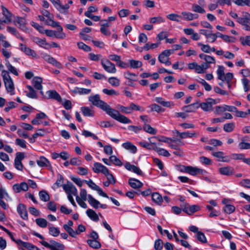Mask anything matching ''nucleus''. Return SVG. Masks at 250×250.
<instances>
[{
  "label": "nucleus",
  "instance_id": "nucleus-1",
  "mask_svg": "<svg viewBox=\"0 0 250 250\" xmlns=\"http://www.w3.org/2000/svg\"><path fill=\"white\" fill-rule=\"evenodd\" d=\"M88 101L92 104L102 109L112 118L123 124L131 123V121L124 115L120 113L118 110L110 107L106 103L101 100L99 94L91 95L88 97Z\"/></svg>",
  "mask_w": 250,
  "mask_h": 250
},
{
  "label": "nucleus",
  "instance_id": "nucleus-2",
  "mask_svg": "<svg viewBox=\"0 0 250 250\" xmlns=\"http://www.w3.org/2000/svg\"><path fill=\"white\" fill-rule=\"evenodd\" d=\"M1 75L6 91L11 95H14L15 93V85L9 72L6 70H2Z\"/></svg>",
  "mask_w": 250,
  "mask_h": 250
},
{
  "label": "nucleus",
  "instance_id": "nucleus-3",
  "mask_svg": "<svg viewBox=\"0 0 250 250\" xmlns=\"http://www.w3.org/2000/svg\"><path fill=\"white\" fill-rule=\"evenodd\" d=\"M13 14L6 7L1 6V23H11L13 21Z\"/></svg>",
  "mask_w": 250,
  "mask_h": 250
},
{
  "label": "nucleus",
  "instance_id": "nucleus-4",
  "mask_svg": "<svg viewBox=\"0 0 250 250\" xmlns=\"http://www.w3.org/2000/svg\"><path fill=\"white\" fill-rule=\"evenodd\" d=\"M182 171L192 176H196L198 174L203 175L207 173V171L204 169L191 166H184L183 169Z\"/></svg>",
  "mask_w": 250,
  "mask_h": 250
},
{
  "label": "nucleus",
  "instance_id": "nucleus-5",
  "mask_svg": "<svg viewBox=\"0 0 250 250\" xmlns=\"http://www.w3.org/2000/svg\"><path fill=\"white\" fill-rule=\"evenodd\" d=\"M237 21L243 26L244 29L250 31V14L246 13L242 17L238 18Z\"/></svg>",
  "mask_w": 250,
  "mask_h": 250
},
{
  "label": "nucleus",
  "instance_id": "nucleus-6",
  "mask_svg": "<svg viewBox=\"0 0 250 250\" xmlns=\"http://www.w3.org/2000/svg\"><path fill=\"white\" fill-rule=\"evenodd\" d=\"M216 104L215 100L211 98H208L205 102L198 103L197 107H201L204 111H209L212 109V105Z\"/></svg>",
  "mask_w": 250,
  "mask_h": 250
},
{
  "label": "nucleus",
  "instance_id": "nucleus-7",
  "mask_svg": "<svg viewBox=\"0 0 250 250\" xmlns=\"http://www.w3.org/2000/svg\"><path fill=\"white\" fill-rule=\"evenodd\" d=\"M101 64L107 72L110 73H115L116 72L115 65L109 60H101Z\"/></svg>",
  "mask_w": 250,
  "mask_h": 250
},
{
  "label": "nucleus",
  "instance_id": "nucleus-8",
  "mask_svg": "<svg viewBox=\"0 0 250 250\" xmlns=\"http://www.w3.org/2000/svg\"><path fill=\"white\" fill-rule=\"evenodd\" d=\"M50 244H49L46 241H41L40 243L43 246L45 247L46 248H49V249H57L58 250H64V246L58 242H57L54 240H51L50 241Z\"/></svg>",
  "mask_w": 250,
  "mask_h": 250
},
{
  "label": "nucleus",
  "instance_id": "nucleus-9",
  "mask_svg": "<svg viewBox=\"0 0 250 250\" xmlns=\"http://www.w3.org/2000/svg\"><path fill=\"white\" fill-rule=\"evenodd\" d=\"M20 50L23 52L26 55L31 57L33 58H38L39 56L37 55L36 51L33 49H31L26 45L20 43Z\"/></svg>",
  "mask_w": 250,
  "mask_h": 250
},
{
  "label": "nucleus",
  "instance_id": "nucleus-10",
  "mask_svg": "<svg viewBox=\"0 0 250 250\" xmlns=\"http://www.w3.org/2000/svg\"><path fill=\"white\" fill-rule=\"evenodd\" d=\"M181 20L190 21L197 19L199 16L197 13H193L190 12L182 11L181 12Z\"/></svg>",
  "mask_w": 250,
  "mask_h": 250
},
{
  "label": "nucleus",
  "instance_id": "nucleus-11",
  "mask_svg": "<svg viewBox=\"0 0 250 250\" xmlns=\"http://www.w3.org/2000/svg\"><path fill=\"white\" fill-rule=\"evenodd\" d=\"M63 189L68 195H73L76 197L78 196L77 189L72 183L63 185Z\"/></svg>",
  "mask_w": 250,
  "mask_h": 250
},
{
  "label": "nucleus",
  "instance_id": "nucleus-12",
  "mask_svg": "<svg viewBox=\"0 0 250 250\" xmlns=\"http://www.w3.org/2000/svg\"><path fill=\"white\" fill-rule=\"evenodd\" d=\"M93 165L92 170L96 173H102L104 175L109 170L106 167L100 163L95 162Z\"/></svg>",
  "mask_w": 250,
  "mask_h": 250
},
{
  "label": "nucleus",
  "instance_id": "nucleus-13",
  "mask_svg": "<svg viewBox=\"0 0 250 250\" xmlns=\"http://www.w3.org/2000/svg\"><path fill=\"white\" fill-rule=\"evenodd\" d=\"M32 41L38 45L45 49H49L50 48V44L46 42L45 38L40 39L37 37H33L32 38Z\"/></svg>",
  "mask_w": 250,
  "mask_h": 250
},
{
  "label": "nucleus",
  "instance_id": "nucleus-14",
  "mask_svg": "<svg viewBox=\"0 0 250 250\" xmlns=\"http://www.w3.org/2000/svg\"><path fill=\"white\" fill-rule=\"evenodd\" d=\"M200 209V208L198 205H192L190 206L188 204H185L183 210L188 215H191L193 213L198 211Z\"/></svg>",
  "mask_w": 250,
  "mask_h": 250
},
{
  "label": "nucleus",
  "instance_id": "nucleus-15",
  "mask_svg": "<svg viewBox=\"0 0 250 250\" xmlns=\"http://www.w3.org/2000/svg\"><path fill=\"white\" fill-rule=\"evenodd\" d=\"M212 155L218 158V160L223 162H229L230 161V157L229 156H225L222 151H218L212 153Z\"/></svg>",
  "mask_w": 250,
  "mask_h": 250
},
{
  "label": "nucleus",
  "instance_id": "nucleus-16",
  "mask_svg": "<svg viewBox=\"0 0 250 250\" xmlns=\"http://www.w3.org/2000/svg\"><path fill=\"white\" fill-rule=\"evenodd\" d=\"M26 23V20L25 18L20 17H16L15 24L22 30L25 31L27 30V27L25 26Z\"/></svg>",
  "mask_w": 250,
  "mask_h": 250
},
{
  "label": "nucleus",
  "instance_id": "nucleus-17",
  "mask_svg": "<svg viewBox=\"0 0 250 250\" xmlns=\"http://www.w3.org/2000/svg\"><path fill=\"white\" fill-rule=\"evenodd\" d=\"M42 78L39 77H34L32 80V83L34 87L37 90H41L40 93L42 94L43 92L42 91Z\"/></svg>",
  "mask_w": 250,
  "mask_h": 250
},
{
  "label": "nucleus",
  "instance_id": "nucleus-18",
  "mask_svg": "<svg viewBox=\"0 0 250 250\" xmlns=\"http://www.w3.org/2000/svg\"><path fill=\"white\" fill-rule=\"evenodd\" d=\"M17 211L20 216L24 220H27L28 214L25 206L22 204H20L17 207Z\"/></svg>",
  "mask_w": 250,
  "mask_h": 250
},
{
  "label": "nucleus",
  "instance_id": "nucleus-19",
  "mask_svg": "<svg viewBox=\"0 0 250 250\" xmlns=\"http://www.w3.org/2000/svg\"><path fill=\"white\" fill-rule=\"evenodd\" d=\"M125 168L127 169L128 170L132 171L135 173H136L138 175H143V172L142 170L139 168V167L130 164L129 163L127 162L125 165Z\"/></svg>",
  "mask_w": 250,
  "mask_h": 250
},
{
  "label": "nucleus",
  "instance_id": "nucleus-20",
  "mask_svg": "<svg viewBox=\"0 0 250 250\" xmlns=\"http://www.w3.org/2000/svg\"><path fill=\"white\" fill-rule=\"evenodd\" d=\"M219 172L222 175L230 176L233 174L234 169L230 167H222L219 169Z\"/></svg>",
  "mask_w": 250,
  "mask_h": 250
},
{
  "label": "nucleus",
  "instance_id": "nucleus-21",
  "mask_svg": "<svg viewBox=\"0 0 250 250\" xmlns=\"http://www.w3.org/2000/svg\"><path fill=\"white\" fill-rule=\"evenodd\" d=\"M158 60L160 62L167 65H170L171 64V62L169 61V56L164 51L159 55Z\"/></svg>",
  "mask_w": 250,
  "mask_h": 250
},
{
  "label": "nucleus",
  "instance_id": "nucleus-22",
  "mask_svg": "<svg viewBox=\"0 0 250 250\" xmlns=\"http://www.w3.org/2000/svg\"><path fill=\"white\" fill-rule=\"evenodd\" d=\"M91 91L90 89H87L84 88H81L78 87H75L72 90V92L76 94L79 95H88Z\"/></svg>",
  "mask_w": 250,
  "mask_h": 250
},
{
  "label": "nucleus",
  "instance_id": "nucleus-23",
  "mask_svg": "<svg viewBox=\"0 0 250 250\" xmlns=\"http://www.w3.org/2000/svg\"><path fill=\"white\" fill-rule=\"evenodd\" d=\"M122 146L125 149L129 151L132 153H135L137 152V148L130 142H126L122 144Z\"/></svg>",
  "mask_w": 250,
  "mask_h": 250
},
{
  "label": "nucleus",
  "instance_id": "nucleus-24",
  "mask_svg": "<svg viewBox=\"0 0 250 250\" xmlns=\"http://www.w3.org/2000/svg\"><path fill=\"white\" fill-rule=\"evenodd\" d=\"M49 98L53 99L60 102L62 101V98L60 94L55 90H49L46 92Z\"/></svg>",
  "mask_w": 250,
  "mask_h": 250
},
{
  "label": "nucleus",
  "instance_id": "nucleus-25",
  "mask_svg": "<svg viewBox=\"0 0 250 250\" xmlns=\"http://www.w3.org/2000/svg\"><path fill=\"white\" fill-rule=\"evenodd\" d=\"M128 183L130 187L133 188H139L143 185L141 181L135 178H130L128 180Z\"/></svg>",
  "mask_w": 250,
  "mask_h": 250
},
{
  "label": "nucleus",
  "instance_id": "nucleus-26",
  "mask_svg": "<svg viewBox=\"0 0 250 250\" xmlns=\"http://www.w3.org/2000/svg\"><path fill=\"white\" fill-rule=\"evenodd\" d=\"M38 165L40 167H50L51 164L49 161L44 157L42 156L37 160Z\"/></svg>",
  "mask_w": 250,
  "mask_h": 250
},
{
  "label": "nucleus",
  "instance_id": "nucleus-27",
  "mask_svg": "<svg viewBox=\"0 0 250 250\" xmlns=\"http://www.w3.org/2000/svg\"><path fill=\"white\" fill-rule=\"evenodd\" d=\"M199 57L201 59L204 60L205 61V62L207 63L209 65L210 64L215 63V60L214 58L212 56L202 53L199 55Z\"/></svg>",
  "mask_w": 250,
  "mask_h": 250
},
{
  "label": "nucleus",
  "instance_id": "nucleus-28",
  "mask_svg": "<svg viewBox=\"0 0 250 250\" xmlns=\"http://www.w3.org/2000/svg\"><path fill=\"white\" fill-rule=\"evenodd\" d=\"M81 111L83 116L86 117H93L94 115V111L88 106L81 107Z\"/></svg>",
  "mask_w": 250,
  "mask_h": 250
},
{
  "label": "nucleus",
  "instance_id": "nucleus-29",
  "mask_svg": "<svg viewBox=\"0 0 250 250\" xmlns=\"http://www.w3.org/2000/svg\"><path fill=\"white\" fill-rule=\"evenodd\" d=\"M86 213L88 217L93 221L97 222L99 219L98 214L92 209H88L86 211Z\"/></svg>",
  "mask_w": 250,
  "mask_h": 250
},
{
  "label": "nucleus",
  "instance_id": "nucleus-30",
  "mask_svg": "<svg viewBox=\"0 0 250 250\" xmlns=\"http://www.w3.org/2000/svg\"><path fill=\"white\" fill-rule=\"evenodd\" d=\"M191 10L197 14H205L206 13V10L203 7L195 3L192 4Z\"/></svg>",
  "mask_w": 250,
  "mask_h": 250
},
{
  "label": "nucleus",
  "instance_id": "nucleus-31",
  "mask_svg": "<svg viewBox=\"0 0 250 250\" xmlns=\"http://www.w3.org/2000/svg\"><path fill=\"white\" fill-rule=\"evenodd\" d=\"M155 101L165 107H171L173 105V104L171 102L165 101L164 99L161 97H156Z\"/></svg>",
  "mask_w": 250,
  "mask_h": 250
},
{
  "label": "nucleus",
  "instance_id": "nucleus-32",
  "mask_svg": "<svg viewBox=\"0 0 250 250\" xmlns=\"http://www.w3.org/2000/svg\"><path fill=\"white\" fill-rule=\"evenodd\" d=\"M88 202L92 207L96 209L98 208L100 205V202L93 198L90 194L88 195Z\"/></svg>",
  "mask_w": 250,
  "mask_h": 250
},
{
  "label": "nucleus",
  "instance_id": "nucleus-33",
  "mask_svg": "<svg viewBox=\"0 0 250 250\" xmlns=\"http://www.w3.org/2000/svg\"><path fill=\"white\" fill-rule=\"evenodd\" d=\"M6 29L7 31L9 33L16 36L17 38L20 39L21 40L23 41L24 38L20 36V34L18 32L17 29L15 27L8 26Z\"/></svg>",
  "mask_w": 250,
  "mask_h": 250
},
{
  "label": "nucleus",
  "instance_id": "nucleus-34",
  "mask_svg": "<svg viewBox=\"0 0 250 250\" xmlns=\"http://www.w3.org/2000/svg\"><path fill=\"white\" fill-rule=\"evenodd\" d=\"M149 21L151 24H160L165 21V19L159 16L151 18Z\"/></svg>",
  "mask_w": 250,
  "mask_h": 250
},
{
  "label": "nucleus",
  "instance_id": "nucleus-35",
  "mask_svg": "<svg viewBox=\"0 0 250 250\" xmlns=\"http://www.w3.org/2000/svg\"><path fill=\"white\" fill-rule=\"evenodd\" d=\"M198 103H193L184 107V110L187 112H194L198 108L197 107Z\"/></svg>",
  "mask_w": 250,
  "mask_h": 250
},
{
  "label": "nucleus",
  "instance_id": "nucleus-36",
  "mask_svg": "<svg viewBox=\"0 0 250 250\" xmlns=\"http://www.w3.org/2000/svg\"><path fill=\"white\" fill-rule=\"evenodd\" d=\"M1 53L4 58L5 62L6 61H8V59L12 56L11 49L2 48Z\"/></svg>",
  "mask_w": 250,
  "mask_h": 250
},
{
  "label": "nucleus",
  "instance_id": "nucleus-37",
  "mask_svg": "<svg viewBox=\"0 0 250 250\" xmlns=\"http://www.w3.org/2000/svg\"><path fill=\"white\" fill-rule=\"evenodd\" d=\"M87 243L88 245L94 249H99L101 247L100 243L97 240H87Z\"/></svg>",
  "mask_w": 250,
  "mask_h": 250
},
{
  "label": "nucleus",
  "instance_id": "nucleus-38",
  "mask_svg": "<svg viewBox=\"0 0 250 250\" xmlns=\"http://www.w3.org/2000/svg\"><path fill=\"white\" fill-rule=\"evenodd\" d=\"M45 131L44 129H40L37 130V131L33 134L32 138H30V142L34 143L35 142V139L37 138L38 136H43L45 134Z\"/></svg>",
  "mask_w": 250,
  "mask_h": 250
},
{
  "label": "nucleus",
  "instance_id": "nucleus-39",
  "mask_svg": "<svg viewBox=\"0 0 250 250\" xmlns=\"http://www.w3.org/2000/svg\"><path fill=\"white\" fill-rule=\"evenodd\" d=\"M143 129L146 132L152 135H155L157 133V130L148 124H145L143 126Z\"/></svg>",
  "mask_w": 250,
  "mask_h": 250
},
{
  "label": "nucleus",
  "instance_id": "nucleus-40",
  "mask_svg": "<svg viewBox=\"0 0 250 250\" xmlns=\"http://www.w3.org/2000/svg\"><path fill=\"white\" fill-rule=\"evenodd\" d=\"M218 79L221 80L225 76V67L222 65H219L216 71Z\"/></svg>",
  "mask_w": 250,
  "mask_h": 250
},
{
  "label": "nucleus",
  "instance_id": "nucleus-41",
  "mask_svg": "<svg viewBox=\"0 0 250 250\" xmlns=\"http://www.w3.org/2000/svg\"><path fill=\"white\" fill-rule=\"evenodd\" d=\"M167 18L171 21L180 22V19L181 20L182 17L181 15H179L174 13H172L167 15Z\"/></svg>",
  "mask_w": 250,
  "mask_h": 250
},
{
  "label": "nucleus",
  "instance_id": "nucleus-42",
  "mask_svg": "<svg viewBox=\"0 0 250 250\" xmlns=\"http://www.w3.org/2000/svg\"><path fill=\"white\" fill-rule=\"evenodd\" d=\"M108 82L112 86L118 87L120 84V81L115 77H110L108 79Z\"/></svg>",
  "mask_w": 250,
  "mask_h": 250
},
{
  "label": "nucleus",
  "instance_id": "nucleus-43",
  "mask_svg": "<svg viewBox=\"0 0 250 250\" xmlns=\"http://www.w3.org/2000/svg\"><path fill=\"white\" fill-rule=\"evenodd\" d=\"M63 228L72 237L76 238L77 237L76 230H74L71 227H68L65 224H64Z\"/></svg>",
  "mask_w": 250,
  "mask_h": 250
},
{
  "label": "nucleus",
  "instance_id": "nucleus-44",
  "mask_svg": "<svg viewBox=\"0 0 250 250\" xmlns=\"http://www.w3.org/2000/svg\"><path fill=\"white\" fill-rule=\"evenodd\" d=\"M235 127V124L233 122L225 124L223 126V129L227 132H232Z\"/></svg>",
  "mask_w": 250,
  "mask_h": 250
},
{
  "label": "nucleus",
  "instance_id": "nucleus-45",
  "mask_svg": "<svg viewBox=\"0 0 250 250\" xmlns=\"http://www.w3.org/2000/svg\"><path fill=\"white\" fill-rule=\"evenodd\" d=\"M151 198L153 201L155 202L158 204H160L162 202V196L157 192H154L152 194Z\"/></svg>",
  "mask_w": 250,
  "mask_h": 250
},
{
  "label": "nucleus",
  "instance_id": "nucleus-46",
  "mask_svg": "<svg viewBox=\"0 0 250 250\" xmlns=\"http://www.w3.org/2000/svg\"><path fill=\"white\" fill-rule=\"evenodd\" d=\"M39 196L40 199L43 202L48 201L50 199L49 194L44 190L40 191Z\"/></svg>",
  "mask_w": 250,
  "mask_h": 250
},
{
  "label": "nucleus",
  "instance_id": "nucleus-47",
  "mask_svg": "<svg viewBox=\"0 0 250 250\" xmlns=\"http://www.w3.org/2000/svg\"><path fill=\"white\" fill-rule=\"evenodd\" d=\"M219 0H211V2L208 6V10L212 11L216 9L219 5Z\"/></svg>",
  "mask_w": 250,
  "mask_h": 250
},
{
  "label": "nucleus",
  "instance_id": "nucleus-48",
  "mask_svg": "<svg viewBox=\"0 0 250 250\" xmlns=\"http://www.w3.org/2000/svg\"><path fill=\"white\" fill-rule=\"evenodd\" d=\"M1 200H5L6 202L11 201V198L9 196L6 190L1 188Z\"/></svg>",
  "mask_w": 250,
  "mask_h": 250
},
{
  "label": "nucleus",
  "instance_id": "nucleus-49",
  "mask_svg": "<svg viewBox=\"0 0 250 250\" xmlns=\"http://www.w3.org/2000/svg\"><path fill=\"white\" fill-rule=\"evenodd\" d=\"M181 139H185L187 138H192L193 137H197L198 133L195 132H190L189 131H185L182 132Z\"/></svg>",
  "mask_w": 250,
  "mask_h": 250
},
{
  "label": "nucleus",
  "instance_id": "nucleus-50",
  "mask_svg": "<svg viewBox=\"0 0 250 250\" xmlns=\"http://www.w3.org/2000/svg\"><path fill=\"white\" fill-rule=\"evenodd\" d=\"M109 160L116 166L120 167L123 165L122 161L115 155H111L109 157Z\"/></svg>",
  "mask_w": 250,
  "mask_h": 250
},
{
  "label": "nucleus",
  "instance_id": "nucleus-51",
  "mask_svg": "<svg viewBox=\"0 0 250 250\" xmlns=\"http://www.w3.org/2000/svg\"><path fill=\"white\" fill-rule=\"evenodd\" d=\"M58 31L55 32V37L59 39H64L66 38V35L65 33L63 32V28L62 27H60L58 29Z\"/></svg>",
  "mask_w": 250,
  "mask_h": 250
},
{
  "label": "nucleus",
  "instance_id": "nucleus-52",
  "mask_svg": "<svg viewBox=\"0 0 250 250\" xmlns=\"http://www.w3.org/2000/svg\"><path fill=\"white\" fill-rule=\"evenodd\" d=\"M26 87L29 90V92L26 94V96L30 98H36L37 95L34 88L31 85H27Z\"/></svg>",
  "mask_w": 250,
  "mask_h": 250
},
{
  "label": "nucleus",
  "instance_id": "nucleus-53",
  "mask_svg": "<svg viewBox=\"0 0 250 250\" xmlns=\"http://www.w3.org/2000/svg\"><path fill=\"white\" fill-rule=\"evenodd\" d=\"M5 65L8 69V70L11 73L14 74L16 76H18L19 73L17 72L15 67L13 66L9 61H6L5 62Z\"/></svg>",
  "mask_w": 250,
  "mask_h": 250
},
{
  "label": "nucleus",
  "instance_id": "nucleus-54",
  "mask_svg": "<svg viewBox=\"0 0 250 250\" xmlns=\"http://www.w3.org/2000/svg\"><path fill=\"white\" fill-rule=\"evenodd\" d=\"M155 150L157 152V153L160 155L164 156L165 157H169L170 155L168 151L164 148L160 147H156L155 149Z\"/></svg>",
  "mask_w": 250,
  "mask_h": 250
},
{
  "label": "nucleus",
  "instance_id": "nucleus-55",
  "mask_svg": "<svg viewBox=\"0 0 250 250\" xmlns=\"http://www.w3.org/2000/svg\"><path fill=\"white\" fill-rule=\"evenodd\" d=\"M130 108L131 113L133 111H139L141 112H144L145 111V108L142 106H140L138 105H137L133 103L130 104Z\"/></svg>",
  "mask_w": 250,
  "mask_h": 250
},
{
  "label": "nucleus",
  "instance_id": "nucleus-56",
  "mask_svg": "<svg viewBox=\"0 0 250 250\" xmlns=\"http://www.w3.org/2000/svg\"><path fill=\"white\" fill-rule=\"evenodd\" d=\"M129 64L130 67L134 69L140 67L142 65V62L141 61L134 60H129Z\"/></svg>",
  "mask_w": 250,
  "mask_h": 250
},
{
  "label": "nucleus",
  "instance_id": "nucleus-57",
  "mask_svg": "<svg viewBox=\"0 0 250 250\" xmlns=\"http://www.w3.org/2000/svg\"><path fill=\"white\" fill-rule=\"evenodd\" d=\"M35 222L41 228H45L47 226V221L44 218H37L36 219Z\"/></svg>",
  "mask_w": 250,
  "mask_h": 250
},
{
  "label": "nucleus",
  "instance_id": "nucleus-58",
  "mask_svg": "<svg viewBox=\"0 0 250 250\" xmlns=\"http://www.w3.org/2000/svg\"><path fill=\"white\" fill-rule=\"evenodd\" d=\"M210 65L206 62H203L201 65H199L198 74L204 73L206 70L209 67Z\"/></svg>",
  "mask_w": 250,
  "mask_h": 250
},
{
  "label": "nucleus",
  "instance_id": "nucleus-59",
  "mask_svg": "<svg viewBox=\"0 0 250 250\" xmlns=\"http://www.w3.org/2000/svg\"><path fill=\"white\" fill-rule=\"evenodd\" d=\"M77 46L79 49L85 52H90L91 50V48L90 46L81 42H77Z\"/></svg>",
  "mask_w": 250,
  "mask_h": 250
},
{
  "label": "nucleus",
  "instance_id": "nucleus-60",
  "mask_svg": "<svg viewBox=\"0 0 250 250\" xmlns=\"http://www.w3.org/2000/svg\"><path fill=\"white\" fill-rule=\"evenodd\" d=\"M5 37L1 34V44L2 46V48L11 49V44L7 41L4 40Z\"/></svg>",
  "mask_w": 250,
  "mask_h": 250
},
{
  "label": "nucleus",
  "instance_id": "nucleus-61",
  "mask_svg": "<svg viewBox=\"0 0 250 250\" xmlns=\"http://www.w3.org/2000/svg\"><path fill=\"white\" fill-rule=\"evenodd\" d=\"M49 233L51 235L54 237H57L59 235L60 232L57 228L51 227L49 228Z\"/></svg>",
  "mask_w": 250,
  "mask_h": 250
},
{
  "label": "nucleus",
  "instance_id": "nucleus-62",
  "mask_svg": "<svg viewBox=\"0 0 250 250\" xmlns=\"http://www.w3.org/2000/svg\"><path fill=\"white\" fill-rule=\"evenodd\" d=\"M117 108L120 110L122 112L125 113V114H130V105L129 106H124L121 104H118L117 106Z\"/></svg>",
  "mask_w": 250,
  "mask_h": 250
},
{
  "label": "nucleus",
  "instance_id": "nucleus-63",
  "mask_svg": "<svg viewBox=\"0 0 250 250\" xmlns=\"http://www.w3.org/2000/svg\"><path fill=\"white\" fill-rule=\"evenodd\" d=\"M196 237L200 242L202 243H207V240L205 234L201 231L197 232Z\"/></svg>",
  "mask_w": 250,
  "mask_h": 250
},
{
  "label": "nucleus",
  "instance_id": "nucleus-64",
  "mask_svg": "<svg viewBox=\"0 0 250 250\" xmlns=\"http://www.w3.org/2000/svg\"><path fill=\"white\" fill-rule=\"evenodd\" d=\"M232 1L237 5H250V0H232Z\"/></svg>",
  "mask_w": 250,
  "mask_h": 250
}]
</instances>
